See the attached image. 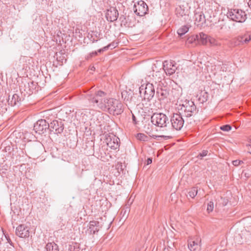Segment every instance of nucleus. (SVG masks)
I'll use <instances>...</instances> for the list:
<instances>
[{"mask_svg": "<svg viewBox=\"0 0 251 251\" xmlns=\"http://www.w3.org/2000/svg\"><path fill=\"white\" fill-rule=\"evenodd\" d=\"M105 142L107 146L111 149L116 150L119 147L120 139L114 135H109L106 136Z\"/></svg>", "mask_w": 251, "mask_h": 251, "instance_id": "10", "label": "nucleus"}, {"mask_svg": "<svg viewBox=\"0 0 251 251\" xmlns=\"http://www.w3.org/2000/svg\"><path fill=\"white\" fill-rule=\"evenodd\" d=\"M106 93L102 91H98L94 94H89L87 95L88 100L93 103L102 110H105L106 108V103L107 98H105Z\"/></svg>", "mask_w": 251, "mask_h": 251, "instance_id": "2", "label": "nucleus"}, {"mask_svg": "<svg viewBox=\"0 0 251 251\" xmlns=\"http://www.w3.org/2000/svg\"><path fill=\"white\" fill-rule=\"evenodd\" d=\"M152 78H151V80L150 81L151 83H154L155 84H157V83H160L162 78L163 77V75L162 74L161 72H153V74H152Z\"/></svg>", "mask_w": 251, "mask_h": 251, "instance_id": "20", "label": "nucleus"}, {"mask_svg": "<svg viewBox=\"0 0 251 251\" xmlns=\"http://www.w3.org/2000/svg\"><path fill=\"white\" fill-rule=\"evenodd\" d=\"M151 121L153 124L160 127L159 131L162 132V134L158 137L165 139L172 138L173 129L171 127L167 126V122L169 124V120L165 114L162 113H154L151 117Z\"/></svg>", "mask_w": 251, "mask_h": 251, "instance_id": "1", "label": "nucleus"}, {"mask_svg": "<svg viewBox=\"0 0 251 251\" xmlns=\"http://www.w3.org/2000/svg\"><path fill=\"white\" fill-rule=\"evenodd\" d=\"M210 36L201 32L198 35L195 36V38H198V42L203 45H207L209 42V39Z\"/></svg>", "mask_w": 251, "mask_h": 251, "instance_id": "17", "label": "nucleus"}, {"mask_svg": "<svg viewBox=\"0 0 251 251\" xmlns=\"http://www.w3.org/2000/svg\"><path fill=\"white\" fill-rule=\"evenodd\" d=\"M111 44H110L108 45L107 46L104 47L102 49H100L98 50L97 52L101 53L102 51H105L107 50H108V48H109L111 47Z\"/></svg>", "mask_w": 251, "mask_h": 251, "instance_id": "32", "label": "nucleus"}, {"mask_svg": "<svg viewBox=\"0 0 251 251\" xmlns=\"http://www.w3.org/2000/svg\"><path fill=\"white\" fill-rule=\"evenodd\" d=\"M181 110L184 111V114L187 117H190L196 111V106L192 101H185L182 104Z\"/></svg>", "mask_w": 251, "mask_h": 251, "instance_id": "8", "label": "nucleus"}, {"mask_svg": "<svg viewBox=\"0 0 251 251\" xmlns=\"http://www.w3.org/2000/svg\"><path fill=\"white\" fill-rule=\"evenodd\" d=\"M226 16L231 20L238 23H243L247 19V14L245 12L239 9L229 10Z\"/></svg>", "mask_w": 251, "mask_h": 251, "instance_id": "4", "label": "nucleus"}, {"mask_svg": "<svg viewBox=\"0 0 251 251\" xmlns=\"http://www.w3.org/2000/svg\"><path fill=\"white\" fill-rule=\"evenodd\" d=\"M176 69L177 68L174 61H165L163 62V69L166 75H171L173 74L176 72Z\"/></svg>", "mask_w": 251, "mask_h": 251, "instance_id": "12", "label": "nucleus"}, {"mask_svg": "<svg viewBox=\"0 0 251 251\" xmlns=\"http://www.w3.org/2000/svg\"><path fill=\"white\" fill-rule=\"evenodd\" d=\"M156 94L160 100H163L168 96L169 92L167 87L163 86L157 88Z\"/></svg>", "mask_w": 251, "mask_h": 251, "instance_id": "16", "label": "nucleus"}, {"mask_svg": "<svg viewBox=\"0 0 251 251\" xmlns=\"http://www.w3.org/2000/svg\"><path fill=\"white\" fill-rule=\"evenodd\" d=\"M46 248L47 251H59L57 245L54 242L48 243L46 245Z\"/></svg>", "mask_w": 251, "mask_h": 251, "instance_id": "22", "label": "nucleus"}, {"mask_svg": "<svg viewBox=\"0 0 251 251\" xmlns=\"http://www.w3.org/2000/svg\"><path fill=\"white\" fill-rule=\"evenodd\" d=\"M247 146L248 147V152L251 154V145H248Z\"/></svg>", "mask_w": 251, "mask_h": 251, "instance_id": "37", "label": "nucleus"}, {"mask_svg": "<svg viewBox=\"0 0 251 251\" xmlns=\"http://www.w3.org/2000/svg\"><path fill=\"white\" fill-rule=\"evenodd\" d=\"M19 96L17 94H15L13 95L12 100L11 101V105H16L17 102H18Z\"/></svg>", "mask_w": 251, "mask_h": 251, "instance_id": "29", "label": "nucleus"}, {"mask_svg": "<svg viewBox=\"0 0 251 251\" xmlns=\"http://www.w3.org/2000/svg\"><path fill=\"white\" fill-rule=\"evenodd\" d=\"M49 128L51 131L55 134H60L62 133L64 129V125L61 121L58 120H53L49 124Z\"/></svg>", "mask_w": 251, "mask_h": 251, "instance_id": "11", "label": "nucleus"}, {"mask_svg": "<svg viewBox=\"0 0 251 251\" xmlns=\"http://www.w3.org/2000/svg\"><path fill=\"white\" fill-rule=\"evenodd\" d=\"M16 234L21 238L28 237L29 236V228L24 225H21L16 228Z\"/></svg>", "mask_w": 251, "mask_h": 251, "instance_id": "14", "label": "nucleus"}, {"mask_svg": "<svg viewBox=\"0 0 251 251\" xmlns=\"http://www.w3.org/2000/svg\"><path fill=\"white\" fill-rule=\"evenodd\" d=\"M106 108L105 111H107L110 114H120L123 112V105L118 100L113 99H108L106 101Z\"/></svg>", "mask_w": 251, "mask_h": 251, "instance_id": "3", "label": "nucleus"}, {"mask_svg": "<svg viewBox=\"0 0 251 251\" xmlns=\"http://www.w3.org/2000/svg\"><path fill=\"white\" fill-rule=\"evenodd\" d=\"M98 55V52H97L96 51H93L92 52H91L86 57V59H89L90 58H91V57H92L93 56H96Z\"/></svg>", "mask_w": 251, "mask_h": 251, "instance_id": "33", "label": "nucleus"}, {"mask_svg": "<svg viewBox=\"0 0 251 251\" xmlns=\"http://www.w3.org/2000/svg\"><path fill=\"white\" fill-rule=\"evenodd\" d=\"M119 16V13L117 9L114 7H111L106 13V18L109 22H114L117 20Z\"/></svg>", "mask_w": 251, "mask_h": 251, "instance_id": "13", "label": "nucleus"}, {"mask_svg": "<svg viewBox=\"0 0 251 251\" xmlns=\"http://www.w3.org/2000/svg\"><path fill=\"white\" fill-rule=\"evenodd\" d=\"M152 163V159L151 158H149L147 160L146 164L147 165H149Z\"/></svg>", "mask_w": 251, "mask_h": 251, "instance_id": "36", "label": "nucleus"}, {"mask_svg": "<svg viewBox=\"0 0 251 251\" xmlns=\"http://www.w3.org/2000/svg\"><path fill=\"white\" fill-rule=\"evenodd\" d=\"M214 208V203L213 201H210L207 203V211L208 213L212 212Z\"/></svg>", "mask_w": 251, "mask_h": 251, "instance_id": "28", "label": "nucleus"}, {"mask_svg": "<svg viewBox=\"0 0 251 251\" xmlns=\"http://www.w3.org/2000/svg\"><path fill=\"white\" fill-rule=\"evenodd\" d=\"M172 129L180 130L184 125V120L180 114H174L171 119Z\"/></svg>", "mask_w": 251, "mask_h": 251, "instance_id": "7", "label": "nucleus"}, {"mask_svg": "<svg viewBox=\"0 0 251 251\" xmlns=\"http://www.w3.org/2000/svg\"><path fill=\"white\" fill-rule=\"evenodd\" d=\"M136 138L138 140L142 141H148L149 137L144 133H138L136 135Z\"/></svg>", "mask_w": 251, "mask_h": 251, "instance_id": "27", "label": "nucleus"}, {"mask_svg": "<svg viewBox=\"0 0 251 251\" xmlns=\"http://www.w3.org/2000/svg\"><path fill=\"white\" fill-rule=\"evenodd\" d=\"M93 68L94 69V67H92V68L91 69V70H93Z\"/></svg>", "mask_w": 251, "mask_h": 251, "instance_id": "42", "label": "nucleus"}, {"mask_svg": "<svg viewBox=\"0 0 251 251\" xmlns=\"http://www.w3.org/2000/svg\"><path fill=\"white\" fill-rule=\"evenodd\" d=\"M141 96L143 95L144 99L151 100L155 94V90L152 83L148 82L145 86L142 85L139 88Z\"/></svg>", "mask_w": 251, "mask_h": 251, "instance_id": "5", "label": "nucleus"}, {"mask_svg": "<svg viewBox=\"0 0 251 251\" xmlns=\"http://www.w3.org/2000/svg\"><path fill=\"white\" fill-rule=\"evenodd\" d=\"M188 30H189L188 27L184 25V26L181 27L180 28H179L178 29L177 33L179 35L181 36L185 34L186 32H187Z\"/></svg>", "mask_w": 251, "mask_h": 251, "instance_id": "25", "label": "nucleus"}, {"mask_svg": "<svg viewBox=\"0 0 251 251\" xmlns=\"http://www.w3.org/2000/svg\"><path fill=\"white\" fill-rule=\"evenodd\" d=\"M198 188L196 187H194L191 188V189L188 192V195L190 197L192 198H194L198 193Z\"/></svg>", "mask_w": 251, "mask_h": 251, "instance_id": "26", "label": "nucleus"}, {"mask_svg": "<svg viewBox=\"0 0 251 251\" xmlns=\"http://www.w3.org/2000/svg\"><path fill=\"white\" fill-rule=\"evenodd\" d=\"M235 40V45L237 46L241 44H248L251 41V39L248 36V35L245 34L243 36H238Z\"/></svg>", "mask_w": 251, "mask_h": 251, "instance_id": "19", "label": "nucleus"}, {"mask_svg": "<svg viewBox=\"0 0 251 251\" xmlns=\"http://www.w3.org/2000/svg\"><path fill=\"white\" fill-rule=\"evenodd\" d=\"M205 94H206V97H207V93H206V92H205Z\"/></svg>", "mask_w": 251, "mask_h": 251, "instance_id": "41", "label": "nucleus"}, {"mask_svg": "<svg viewBox=\"0 0 251 251\" xmlns=\"http://www.w3.org/2000/svg\"><path fill=\"white\" fill-rule=\"evenodd\" d=\"M232 164L234 166H238L239 165H240L241 163H243V162L241 160H235L232 161Z\"/></svg>", "mask_w": 251, "mask_h": 251, "instance_id": "34", "label": "nucleus"}, {"mask_svg": "<svg viewBox=\"0 0 251 251\" xmlns=\"http://www.w3.org/2000/svg\"><path fill=\"white\" fill-rule=\"evenodd\" d=\"M89 229L90 232L94 234L96 232H98L100 228L99 226V222L96 221H90L89 223Z\"/></svg>", "mask_w": 251, "mask_h": 251, "instance_id": "18", "label": "nucleus"}, {"mask_svg": "<svg viewBox=\"0 0 251 251\" xmlns=\"http://www.w3.org/2000/svg\"><path fill=\"white\" fill-rule=\"evenodd\" d=\"M196 35H192L191 36V37H190L189 38H188V40H189V42H191V43H193L194 42H195L196 41H198V38H195L194 37Z\"/></svg>", "mask_w": 251, "mask_h": 251, "instance_id": "35", "label": "nucleus"}, {"mask_svg": "<svg viewBox=\"0 0 251 251\" xmlns=\"http://www.w3.org/2000/svg\"><path fill=\"white\" fill-rule=\"evenodd\" d=\"M133 10L137 15L144 16L148 13L149 8L146 2L140 0L134 3Z\"/></svg>", "mask_w": 251, "mask_h": 251, "instance_id": "6", "label": "nucleus"}, {"mask_svg": "<svg viewBox=\"0 0 251 251\" xmlns=\"http://www.w3.org/2000/svg\"><path fill=\"white\" fill-rule=\"evenodd\" d=\"M163 68V62L162 63L160 61H156L152 65V70L153 72L157 73L160 72L161 70Z\"/></svg>", "mask_w": 251, "mask_h": 251, "instance_id": "21", "label": "nucleus"}, {"mask_svg": "<svg viewBox=\"0 0 251 251\" xmlns=\"http://www.w3.org/2000/svg\"><path fill=\"white\" fill-rule=\"evenodd\" d=\"M50 127L49 124L45 120L41 119L36 122L34 126V130L40 134L44 133Z\"/></svg>", "mask_w": 251, "mask_h": 251, "instance_id": "9", "label": "nucleus"}, {"mask_svg": "<svg viewBox=\"0 0 251 251\" xmlns=\"http://www.w3.org/2000/svg\"><path fill=\"white\" fill-rule=\"evenodd\" d=\"M93 68L94 69V67H92V68L91 69V70H93Z\"/></svg>", "mask_w": 251, "mask_h": 251, "instance_id": "43", "label": "nucleus"}, {"mask_svg": "<svg viewBox=\"0 0 251 251\" xmlns=\"http://www.w3.org/2000/svg\"><path fill=\"white\" fill-rule=\"evenodd\" d=\"M208 154V151L206 150H203L201 152L199 153V154L198 155V157L200 158L201 159H202V158L205 156H206Z\"/></svg>", "mask_w": 251, "mask_h": 251, "instance_id": "31", "label": "nucleus"}, {"mask_svg": "<svg viewBox=\"0 0 251 251\" xmlns=\"http://www.w3.org/2000/svg\"><path fill=\"white\" fill-rule=\"evenodd\" d=\"M220 129L225 131H228L231 129V126L229 125H226L221 126Z\"/></svg>", "mask_w": 251, "mask_h": 251, "instance_id": "30", "label": "nucleus"}, {"mask_svg": "<svg viewBox=\"0 0 251 251\" xmlns=\"http://www.w3.org/2000/svg\"><path fill=\"white\" fill-rule=\"evenodd\" d=\"M208 43L211 46L219 47L221 45L220 42L211 37H210Z\"/></svg>", "mask_w": 251, "mask_h": 251, "instance_id": "24", "label": "nucleus"}, {"mask_svg": "<svg viewBox=\"0 0 251 251\" xmlns=\"http://www.w3.org/2000/svg\"><path fill=\"white\" fill-rule=\"evenodd\" d=\"M132 120L134 122V123L136 124V118L134 115H132Z\"/></svg>", "mask_w": 251, "mask_h": 251, "instance_id": "38", "label": "nucleus"}, {"mask_svg": "<svg viewBox=\"0 0 251 251\" xmlns=\"http://www.w3.org/2000/svg\"><path fill=\"white\" fill-rule=\"evenodd\" d=\"M68 251H80L79 245L76 243H72L69 246Z\"/></svg>", "mask_w": 251, "mask_h": 251, "instance_id": "23", "label": "nucleus"}, {"mask_svg": "<svg viewBox=\"0 0 251 251\" xmlns=\"http://www.w3.org/2000/svg\"><path fill=\"white\" fill-rule=\"evenodd\" d=\"M248 36L251 39V32L246 33Z\"/></svg>", "mask_w": 251, "mask_h": 251, "instance_id": "39", "label": "nucleus"}, {"mask_svg": "<svg viewBox=\"0 0 251 251\" xmlns=\"http://www.w3.org/2000/svg\"><path fill=\"white\" fill-rule=\"evenodd\" d=\"M249 7L251 8V0H250L248 3Z\"/></svg>", "mask_w": 251, "mask_h": 251, "instance_id": "40", "label": "nucleus"}, {"mask_svg": "<svg viewBox=\"0 0 251 251\" xmlns=\"http://www.w3.org/2000/svg\"><path fill=\"white\" fill-rule=\"evenodd\" d=\"M201 240L197 238L195 240L191 239L188 241V246L191 251H200L201 249Z\"/></svg>", "mask_w": 251, "mask_h": 251, "instance_id": "15", "label": "nucleus"}]
</instances>
